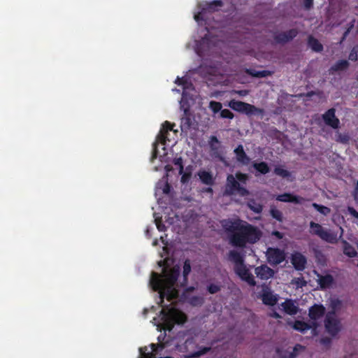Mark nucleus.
Returning a JSON list of instances; mask_svg holds the SVG:
<instances>
[{"label":"nucleus","mask_w":358,"mask_h":358,"mask_svg":"<svg viewBox=\"0 0 358 358\" xmlns=\"http://www.w3.org/2000/svg\"><path fill=\"white\" fill-rule=\"evenodd\" d=\"M180 267L175 266L171 269L164 267L162 274L155 271L151 273L150 285L152 289L159 294L160 301L159 304L163 307L160 311L164 329L171 331L175 324H183L187 321L186 315L181 310L169 306H164V299L171 301L176 298L178 292L175 285L180 275Z\"/></svg>","instance_id":"1"},{"label":"nucleus","mask_w":358,"mask_h":358,"mask_svg":"<svg viewBox=\"0 0 358 358\" xmlns=\"http://www.w3.org/2000/svg\"><path fill=\"white\" fill-rule=\"evenodd\" d=\"M222 225L229 234L230 244L243 248L248 243L254 244L262 237V231L255 226L241 219L224 220Z\"/></svg>","instance_id":"2"},{"label":"nucleus","mask_w":358,"mask_h":358,"mask_svg":"<svg viewBox=\"0 0 358 358\" xmlns=\"http://www.w3.org/2000/svg\"><path fill=\"white\" fill-rule=\"evenodd\" d=\"M310 233L317 236L322 241L331 244L336 243L338 240L336 232L332 231L330 229H324L321 224L313 221L310 222Z\"/></svg>","instance_id":"3"},{"label":"nucleus","mask_w":358,"mask_h":358,"mask_svg":"<svg viewBox=\"0 0 358 358\" xmlns=\"http://www.w3.org/2000/svg\"><path fill=\"white\" fill-rule=\"evenodd\" d=\"M228 106L234 110L245 114L248 116L251 115H262L264 110L262 108L256 107L248 103L241 101L232 99L229 102Z\"/></svg>","instance_id":"4"},{"label":"nucleus","mask_w":358,"mask_h":358,"mask_svg":"<svg viewBox=\"0 0 358 358\" xmlns=\"http://www.w3.org/2000/svg\"><path fill=\"white\" fill-rule=\"evenodd\" d=\"M236 193L241 196H245L249 194V191L245 187L241 186L240 183L232 174H229L227 177L224 195L231 196Z\"/></svg>","instance_id":"5"},{"label":"nucleus","mask_w":358,"mask_h":358,"mask_svg":"<svg viewBox=\"0 0 358 358\" xmlns=\"http://www.w3.org/2000/svg\"><path fill=\"white\" fill-rule=\"evenodd\" d=\"M324 327L327 331L332 336H335L341 330L340 321L336 318L334 311L329 312L325 317Z\"/></svg>","instance_id":"6"},{"label":"nucleus","mask_w":358,"mask_h":358,"mask_svg":"<svg viewBox=\"0 0 358 358\" xmlns=\"http://www.w3.org/2000/svg\"><path fill=\"white\" fill-rule=\"evenodd\" d=\"M266 255L268 262L271 265H278L284 262L286 258L285 251L278 248H268Z\"/></svg>","instance_id":"7"},{"label":"nucleus","mask_w":358,"mask_h":358,"mask_svg":"<svg viewBox=\"0 0 358 358\" xmlns=\"http://www.w3.org/2000/svg\"><path fill=\"white\" fill-rule=\"evenodd\" d=\"M323 121L333 129H338L340 126V120L336 116V109L334 108L328 109L322 116Z\"/></svg>","instance_id":"8"},{"label":"nucleus","mask_w":358,"mask_h":358,"mask_svg":"<svg viewBox=\"0 0 358 358\" xmlns=\"http://www.w3.org/2000/svg\"><path fill=\"white\" fill-rule=\"evenodd\" d=\"M291 263L296 271H302L306 268L307 259L301 252H294L291 255Z\"/></svg>","instance_id":"9"},{"label":"nucleus","mask_w":358,"mask_h":358,"mask_svg":"<svg viewBox=\"0 0 358 358\" xmlns=\"http://www.w3.org/2000/svg\"><path fill=\"white\" fill-rule=\"evenodd\" d=\"M174 124L170 123L169 121H165L161 127L159 134L157 136V141L165 145L167 141H170L168 135L170 131L173 130Z\"/></svg>","instance_id":"10"},{"label":"nucleus","mask_w":358,"mask_h":358,"mask_svg":"<svg viewBox=\"0 0 358 358\" xmlns=\"http://www.w3.org/2000/svg\"><path fill=\"white\" fill-rule=\"evenodd\" d=\"M298 34L296 29H291L286 31L278 33L274 36V40L276 43L284 44L294 38Z\"/></svg>","instance_id":"11"},{"label":"nucleus","mask_w":358,"mask_h":358,"mask_svg":"<svg viewBox=\"0 0 358 358\" xmlns=\"http://www.w3.org/2000/svg\"><path fill=\"white\" fill-rule=\"evenodd\" d=\"M223 6V2L221 0H214L211 2H208L202 8L201 11L194 16L196 20H199L201 15L205 13H213L218 10L219 8Z\"/></svg>","instance_id":"12"},{"label":"nucleus","mask_w":358,"mask_h":358,"mask_svg":"<svg viewBox=\"0 0 358 358\" xmlns=\"http://www.w3.org/2000/svg\"><path fill=\"white\" fill-rule=\"evenodd\" d=\"M261 298L264 304L267 306H274L278 301V296L267 287H264Z\"/></svg>","instance_id":"13"},{"label":"nucleus","mask_w":358,"mask_h":358,"mask_svg":"<svg viewBox=\"0 0 358 358\" xmlns=\"http://www.w3.org/2000/svg\"><path fill=\"white\" fill-rule=\"evenodd\" d=\"M255 274L262 280H268L274 275V271L266 264L255 268Z\"/></svg>","instance_id":"14"},{"label":"nucleus","mask_w":358,"mask_h":358,"mask_svg":"<svg viewBox=\"0 0 358 358\" xmlns=\"http://www.w3.org/2000/svg\"><path fill=\"white\" fill-rule=\"evenodd\" d=\"M325 314V308L322 304H314L309 308L308 316L313 322L319 320Z\"/></svg>","instance_id":"15"},{"label":"nucleus","mask_w":358,"mask_h":358,"mask_svg":"<svg viewBox=\"0 0 358 358\" xmlns=\"http://www.w3.org/2000/svg\"><path fill=\"white\" fill-rule=\"evenodd\" d=\"M236 160L243 164L248 165L250 162V158L245 153L243 145H238L234 150Z\"/></svg>","instance_id":"16"},{"label":"nucleus","mask_w":358,"mask_h":358,"mask_svg":"<svg viewBox=\"0 0 358 358\" xmlns=\"http://www.w3.org/2000/svg\"><path fill=\"white\" fill-rule=\"evenodd\" d=\"M150 347L152 348V352H146L148 350L147 347L141 348L139 349V351H140V354H141V357L139 358H154L155 355L153 352L157 353L159 352V350H162L164 349L163 344L152 343L150 345Z\"/></svg>","instance_id":"17"},{"label":"nucleus","mask_w":358,"mask_h":358,"mask_svg":"<svg viewBox=\"0 0 358 358\" xmlns=\"http://www.w3.org/2000/svg\"><path fill=\"white\" fill-rule=\"evenodd\" d=\"M276 200L281 202H290L294 203H301L304 200L303 197L299 196L294 195L291 193H284L279 194L276 197Z\"/></svg>","instance_id":"18"},{"label":"nucleus","mask_w":358,"mask_h":358,"mask_svg":"<svg viewBox=\"0 0 358 358\" xmlns=\"http://www.w3.org/2000/svg\"><path fill=\"white\" fill-rule=\"evenodd\" d=\"M317 327V324L315 322H311L310 323H307L301 320H296L294 323L293 328L301 333H306L307 331L315 328Z\"/></svg>","instance_id":"19"},{"label":"nucleus","mask_w":358,"mask_h":358,"mask_svg":"<svg viewBox=\"0 0 358 358\" xmlns=\"http://www.w3.org/2000/svg\"><path fill=\"white\" fill-rule=\"evenodd\" d=\"M317 282L321 289L329 288L334 282V278L331 274L322 275L317 273Z\"/></svg>","instance_id":"20"},{"label":"nucleus","mask_w":358,"mask_h":358,"mask_svg":"<svg viewBox=\"0 0 358 358\" xmlns=\"http://www.w3.org/2000/svg\"><path fill=\"white\" fill-rule=\"evenodd\" d=\"M228 259L234 264V266H238L244 263L243 255L235 250L229 252Z\"/></svg>","instance_id":"21"},{"label":"nucleus","mask_w":358,"mask_h":358,"mask_svg":"<svg viewBox=\"0 0 358 358\" xmlns=\"http://www.w3.org/2000/svg\"><path fill=\"white\" fill-rule=\"evenodd\" d=\"M281 306L284 311L289 315H296L298 312V307L292 299H286Z\"/></svg>","instance_id":"22"},{"label":"nucleus","mask_w":358,"mask_h":358,"mask_svg":"<svg viewBox=\"0 0 358 358\" xmlns=\"http://www.w3.org/2000/svg\"><path fill=\"white\" fill-rule=\"evenodd\" d=\"M349 65L348 61L345 59L338 60L330 67L329 72L330 73H334V72L344 71L349 67Z\"/></svg>","instance_id":"23"},{"label":"nucleus","mask_w":358,"mask_h":358,"mask_svg":"<svg viewBox=\"0 0 358 358\" xmlns=\"http://www.w3.org/2000/svg\"><path fill=\"white\" fill-rule=\"evenodd\" d=\"M245 71L248 75L254 78H266L272 74L271 71L267 70L256 71L252 69H246Z\"/></svg>","instance_id":"24"},{"label":"nucleus","mask_w":358,"mask_h":358,"mask_svg":"<svg viewBox=\"0 0 358 358\" xmlns=\"http://www.w3.org/2000/svg\"><path fill=\"white\" fill-rule=\"evenodd\" d=\"M198 176L203 184L207 185H213L214 184V178L210 172L201 171L199 172Z\"/></svg>","instance_id":"25"},{"label":"nucleus","mask_w":358,"mask_h":358,"mask_svg":"<svg viewBox=\"0 0 358 358\" xmlns=\"http://www.w3.org/2000/svg\"><path fill=\"white\" fill-rule=\"evenodd\" d=\"M308 45L313 51L317 52H321L323 50L322 45L317 38H315L313 36H308Z\"/></svg>","instance_id":"26"},{"label":"nucleus","mask_w":358,"mask_h":358,"mask_svg":"<svg viewBox=\"0 0 358 358\" xmlns=\"http://www.w3.org/2000/svg\"><path fill=\"white\" fill-rule=\"evenodd\" d=\"M343 253L349 257H355L357 252L354 247L346 241H343Z\"/></svg>","instance_id":"27"},{"label":"nucleus","mask_w":358,"mask_h":358,"mask_svg":"<svg viewBox=\"0 0 358 358\" xmlns=\"http://www.w3.org/2000/svg\"><path fill=\"white\" fill-rule=\"evenodd\" d=\"M234 271L242 280L250 274L244 263L238 266H234Z\"/></svg>","instance_id":"28"},{"label":"nucleus","mask_w":358,"mask_h":358,"mask_svg":"<svg viewBox=\"0 0 358 358\" xmlns=\"http://www.w3.org/2000/svg\"><path fill=\"white\" fill-rule=\"evenodd\" d=\"M191 271V264L190 261L189 259H186L184 262L183 265V271H182V275H183V281L182 282V285L184 286L187 283V277Z\"/></svg>","instance_id":"29"},{"label":"nucleus","mask_w":358,"mask_h":358,"mask_svg":"<svg viewBox=\"0 0 358 358\" xmlns=\"http://www.w3.org/2000/svg\"><path fill=\"white\" fill-rule=\"evenodd\" d=\"M209 147L210 148V150L213 152L214 153H216L218 152L220 149V142L218 140V138L215 136H211L210 137V140L208 141Z\"/></svg>","instance_id":"30"},{"label":"nucleus","mask_w":358,"mask_h":358,"mask_svg":"<svg viewBox=\"0 0 358 358\" xmlns=\"http://www.w3.org/2000/svg\"><path fill=\"white\" fill-rule=\"evenodd\" d=\"M211 350L210 347H201L199 350L189 353L187 358H199L201 356L208 353Z\"/></svg>","instance_id":"31"},{"label":"nucleus","mask_w":358,"mask_h":358,"mask_svg":"<svg viewBox=\"0 0 358 358\" xmlns=\"http://www.w3.org/2000/svg\"><path fill=\"white\" fill-rule=\"evenodd\" d=\"M253 167L262 174H266L269 172L270 169L267 164V163L264 162H261L259 163H254Z\"/></svg>","instance_id":"32"},{"label":"nucleus","mask_w":358,"mask_h":358,"mask_svg":"<svg viewBox=\"0 0 358 358\" xmlns=\"http://www.w3.org/2000/svg\"><path fill=\"white\" fill-rule=\"evenodd\" d=\"M312 206L320 213L323 215H328L331 213V209L325 206L318 204L317 203H313Z\"/></svg>","instance_id":"33"},{"label":"nucleus","mask_w":358,"mask_h":358,"mask_svg":"<svg viewBox=\"0 0 358 358\" xmlns=\"http://www.w3.org/2000/svg\"><path fill=\"white\" fill-rule=\"evenodd\" d=\"M274 173L283 178H287L291 176V173L289 171L284 169L280 166H276L274 169Z\"/></svg>","instance_id":"34"},{"label":"nucleus","mask_w":358,"mask_h":358,"mask_svg":"<svg viewBox=\"0 0 358 358\" xmlns=\"http://www.w3.org/2000/svg\"><path fill=\"white\" fill-rule=\"evenodd\" d=\"M270 214L273 218L275 219L278 222H282V213L280 210L277 209L275 207L271 208Z\"/></svg>","instance_id":"35"},{"label":"nucleus","mask_w":358,"mask_h":358,"mask_svg":"<svg viewBox=\"0 0 358 358\" xmlns=\"http://www.w3.org/2000/svg\"><path fill=\"white\" fill-rule=\"evenodd\" d=\"M222 105L220 102L215 101H210L209 103V108L213 111V113L221 112Z\"/></svg>","instance_id":"36"},{"label":"nucleus","mask_w":358,"mask_h":358,"mask_svg":"<svg viewBox=\"0 0 358 358\" xmlns=\"http://www.w3.org/2000/svg\"><path fill=\"white\" fill-rule=\"evenodd\" d=\"M222 285L220 283H210L207 286V291L211 294L217 293L221 290Z\"/></svg>","instance_id":"37"},{"label":"nucleus","mask_w":358,"mask_h":358,"mask_svg":"<svg viewBox=\"0 0 358 358\" xmlns=\"http://www.w3.org/2000/svg\"><path fill=\"white\" fill-rule=\"evenodd\" d=\"M182 129H189L192 126V120L190 117L185 116L181 120Z\"/></svg>","instance_id":"38"},{"label":"nucleus","mask_w":358,"mask_h":358,"mask_svg":"<svg viewBox=\"0 0 358 358\" xmlns=\"http://www.w3.org/2000/svg\"><path fill=\"white\" fill-rule=\"evenodd\" d=\"M236 180L239 182L246 183L248 180V176L246 173H243L241 172L236 173V176H234Z\"/></svg>","instance_id":"39"},{"label":"nucleus","mask_w":358,"mask_h":358,"mask_svg":"<svg viewBox=\"0 0 358 358\" xmlns=\"http://www.w3.org/2000/svg\"><path fill=\"white\" fill-rule=\"evenodd\" d=\"M173 163L174 164V165L178 166L179 167V173L182 174L184 170L182 159L181 157L174 158Z\"/></svg>","instance_id":"40"},{"label":"nucleus","mask_w":358,"mask_h":358,"mask_svg":"<svg viewBox=\"0 0 358 358\" xmlns=\"http://www.w3.org/2000/svg\"><path fill=\"white\" fill-rule=\"evenodd\" d=\"M220 116L222 117V118H228V119H233L234 115L233 114V113L229 110V109H223L221 110V113H220Z\"/></svg>","instance_id":"41"},{"label":"nucleus","mask_w":358,"mask_h":358,"mask_svg":"<svg viewBox=\"0 0 358 358\" xmlns=\"http://www.w3.org/2000/svg\"><path fill=\"white\" fill-rule=\"evenodd\" d=\"M155 222L157 228L159 231H166V226L162 222V220L161 217L155 218Z\"/></svg>","instance_id":"42"},{"label":"nucleus","mask_w":358,"mask_h":358,"mask_svg":"<svg viewBox=\"0 0 358 358\" xmlns=\"http://www.w3.org/2000/svg\"><path fill=\"white\" fill-rule=\"evenodd\" d=\"M181 175H182V176H181L180 181L182 184H185L189 180L190 178L192 176V173H191V171H186L185 172L183 171V173Z\"/></svg>","instance_id":"43"},{"label":"nucleus","mask_w":358,"mask_h":358,"mask_svg":"<svg viewBox=\"0 0 358 358\" xmlns=\"http://www.w3.org/2000/svg\"><path fill=\"white\" fill-rule=\"evenodd\" d=\"M349 59L357 61L358 59V48H353L349 55Z\"/></svg>","instance_id":"44"},{"label":"nucleus","mask_w":358,"mask_h":358,"mask_svg":"<svg viewBox=\"0 0 358 358\" xmlns=\"http://www.w3.org/2000/svg\"><path fill=\"white\" fill-rule=\"evenodd\" d=\"M175 83L178 85L183 86V88H187V80L183 77L182 78L177 77Z\"/></svg>","instance_id":"45"},{"label":"nucleus","mask_w":358,"mask_h":358,"mask_svg":"<svg viewBox=\"0 0 358 358\" xmlns=\"http://www.w3.org/2000/svg\"><path fill=\"white\" fill-rule=\"evenodd\" d=\"M243 280L246 281L250 286H255L256 285V282L251 273H250V274L248 276H246Z\"/></svg>","instance_id":"46"},{"label":"nucleus","mask_w":358,"mask_h":358,"mask_svg":"<svg viewBox=\"0 0 358 358\" xmlns=\"http://www.w3.org/2000/svg\"><path fill=\"white\" fill-rule=\"evenodd\" d=\"M349 141V136L346 134H340L338 136L337 141H340L343 143H346Z\"/></svg>","instance_id":"47"},{"label":"nucleus","mask_w":358,"mask_h":358,"mask_svg":"<svg viewBox=\"0 0 358 358\" xmlns=\"http://www.w3.org/2000/svg\"><path fill=\"white\" fill-rule=\"evenodd\" d=\"M304 8L310 10L313 6V0H303Z\"/></svg>","instance_id":"48"},{"label":"nucleus","mask_w":358,"mask_h":358,"mask_svg":"<svg viewBox=\"0 0 358 358\" xmlns=\"http://www.w3.org/2000/svg\"><path fill=\"white\" fill-rule=\"evenodd\" d=\"M348 211L352 216L358 218V212L353 207L348 206Z\"/></svg>","instance_id":"49"},{"label":"nucleus","mask_w":358,"mask_h":358,"mask_svg":"<svg viewBox=\"0 0 358 358\" xmlns=\"http://www.w3.org/2000/svg\"><path fill=\"white\" fill-rule=\"evenodd\" d=\"M171 185L166 182L164 184V187L162 189L163 193L165 194H169V192H171Z\"/></svg>","instance_id":"50"},{"label":"nucleus","mask_w":358,"mask_h":358,"mask_svg":"<svg viewBox=\"0 0 358 358\" xmlns=\"http://www.w3.org/2000/svg\"><path fill=\"white\" fill-rule=\"evenodd\" d=\"M250 209L253 210L255 213H259L262 210V206L261 205H257L255 207L250 206Z\"/></svg>","instance_id":"51"},{"label":"nucleus","mask_w":358,"mask_h":358,"mask_svg":"<svg viewBox=\"0 0 358 358\" xmlns=\"http://www.w3.org/2000/svg\"><path fill=\"white\" fill-rule=\"evenodd\" d=\"M272 235L278 239H282L283 238V234L279 231H273L272 232Z\"/></svg>","instance_id":"52"},{"label":"nucleus","mask_w":358,"mask_h":358,"mask_svg":"<svg viewBox=\"0 0 358 358\" xmlns=\"http://www.w3.org/2000/svg\"><path fill=\"white\" fill-rule=\"evenodd\" d=\"M296 283L301 287L306 285V282L303 280V278H298Z\"/></svg>","instance_id":"53"},{"label":"nucleus","mask_w":358,"mask_h":358,"mask_svg":"<svg viewBox=\"0 0 358 358\" xmlns=\"http://www.w3.org/2000/svg\"><path fill=\"white\" fill-rule=\"evenodd\" d=\"M298 346L301 347L300 345H296L294 348V351L290 354V358H294L296 356V353L294 351L296 350V348Z\"/></svg>","instance_id":"54"},{"label":"nucleus","mask_w":358,"mask_h":358,"mask_svg":"<svg viewBox=\"0 0 358 358\" xmlns=\"http://www.w3.org/2000/svg\"><path fill=\"white\" fill-rule=\"evenodd\" d=\"M271 316L276 319L281 318V316L277 312H273V314L271 315Z\"/></svg>","instance_id":"55"},{"label":"nucleus","mask_w":358,"mask_h":358,"mask_svg":"<svg viewBox=\"0 0 358 358\" xmlns=\"http://www.w3.org/2000/svg\"><path fill=\"white\" fill-rule=\"evenodd\" d=\"M354 194H355V195H357L358 194V180L357 181V182L355 184Z\"/></svg>","instance_id":"56"},{"label":"nucleus","mask_w":358,"mask_h":358,"mask_svg":"<svg viewBox=\"0 0 358 358\" xmlns=\"http://www.w3.org/2000/svg\"><path fill=\"white\" fill-rule=\"evenodd\" d=\"M322 342L323 343H329L330 342V339H329V338H323V339L322 340Z\"/></svg>","instance_id":"57"},{"label":"nucleus","mask_w":358,"mask_h":358,"mask_svg":"<svg viewBox=\"0 0 358 358\" xmlns=\"http://www.w3.org/2000/svg\"><path fill=\"white\" fill-rule=\"evenodd\" d=\"M206 192H209V193H212L213 192V189L209 187L206 189Z\"/></svg>","instance_id":"58"},{"label":"nucleus","mask_w":358,"mask_h":358,"mask_svg":"<svg viewBox=\"0 0 358 358\" xmlns=\"http://www.w3.org/2000/svg\"><path fill=\"white\" fill-rule=\"evenodd\" d=\"M158 243H157V240H155L153 241V245H157Z\"/></svg>","instance_id":"59"},{"label":"nucleus","mask_w":358,"mask_h":358,"mask_svg":"<svg viewBox=\"0 0 358 358\" xmlns=\"http://www.w3.org/2000/svg\"><path fill=\"white\" fill-rule=\"evenodd\" d=\"M163 263H164L163 262L160 261V262H159V265L160 266H162L163 265Z\"/></svg>","instance_id":"60"},{"label":"nucleus","mask_w":358,"mask_h":358,"mask_svg":"<svg viewBox=\"0 0 358 358\" xmlns=\"http://www.w3.org/2000/svg\"><path fill=\"white\" fill-rule=\"evenodd\" d=\"M161 240H162V242H164V238H163L162 236L161 237Z\"/></svg>","instance_id":"61"},{"label":"nucleus","mask_w":358,"mask_h":358,"mask_svg":"<svg viewBox=\"0 0 358 358\" xmlns=\"http://www.w3.org/2000/svg\"><path fill=\"white\" fill-rule=\"evenodd\" d=\"M189 341V339H187V340L185 341V343H187Z\"/></svg>","instance_id":"62"}]
</instances>
